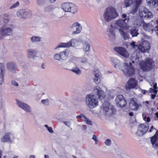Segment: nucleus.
Listing matches in <instances>:
<instances>
[{
  "instance_id": "c03bdc74",
  "label": "nucleus",
  "mask_w": 158,
  "mask_h": 158,
  "mask_svg": "<svg viewBox=\"0 0 158 158\" xmlns=\"http://www.w3.org/2000/svg\"><path fill=\"white\" fill-rule=\"evenodd\" d=\"M111 142L109 139H107L105 142V144L107 146H109L111 144Z\"/></svg>"
},
{
  "instance_id": "13d9d810",
  "label": "nucleus",
  "mask_w": 158,
  "mask_h": 158,
  "mask_svg": "<svg viewBox=\"0 0 158 158\" xmlns=\"http://www.w3.org/2000/svg\"><path fill=\"white\" fill-rule=\"evenodd\" d=\"M155 147L158 149L157 154L158 155V141L155 144Z\"/></svg>"
},
{
  "instance_id": "4c0bfd02",
  "label": "nucleus",
  "mask_w": 158,
  "mask_h": 158,
  "mask_svg": "<svg viewBox=\"0 0 158 158\" xmlns=\"http://www.w3.org/2000/svg\"><path fill=\"white\" fill-rule=\"evenodd\" d=\"M80 118L82 121L85 122L86 120L87 119V118L85 115L83 114H81L77 116L76 118Z\"/></svg>"
},
{
  "instance_id": "412c9836",
  "label": "nucleus",
  "mask_w": 158,
  "mask_h": 158,
  "mask_svg": "<svg viewBox=\"0 0 158 158\" xmlns=\"http://www.w3.org/2000/svg\"><path fill=\"white\" fill-rule=\"evenodd\" d=\"M2 34L4 36L10 35L12 34V30L9 27L2 28Z\"/></svg>"
},
{
  "instance_id": "423d86ee",
  "label": "nucleus",
  "mask_w": 158,
  "mask_h": 158,
  "mask_svg": "<svg viewBox=\"0 0 158 158\" xmlns=\"http://www.w3.org/2000/svg\"><path fill=\"white\" fill-rule=\"evenodd\" d=\"M128 19L127 20V22H126L127 19H119L116 21L114 24V28L124 30L127 27V24L128 21Z\"/></svg>"
},
{
  "instance_id": "9d476101",
  "label": "nucleus",
  "mask_w": 158,
  "mask_h": 158,
  "mask_svg": "<svg viewBox=\"0 0 158 158\" xmlns=\"http://www.w3.org/2000/svg\"><path fill=\"white\" fill-rule=\"evenodd\" d=\"M130 106L132 110H136L141 106V104L138 102L136 98H133L131 99Z\"/></svg>"
},
{
  "instance_id": "37998d69",
  "label": "nucleus",
  "mask_w": 158,
  "mask_h": 158,
  "mask_svg": "<svg viewBox=\"0 0 158 158\" xmlns=\"http://www.w3.org/2000/svg\"><path fill=\"white\" fill-rule=\"evenodd\" d=\"M154 89H152V90H153V93L155 94H156L157 92V90L156 89L157 88V84L156 83H155L153 85V86ZM151 89V88H150Z\"/></svg>"
},
{
  "instance_id": "a18cd8bd",
  "label": "nucleus",
  "mask_w": 158,
  "mask_h": 158,
  "mask_svg": "<svg viewBox=\"0 0 158 158\" xmlns=\"http://www.w3.org/2000/svg\"><path fill=\"white\" fill-rule=\"evenodd\" d=\"M19 3L18 2H17L16 3L14 4L12 6H11L10 7V9H12L13 8H15L17 7L19 5Z\"/></svg>"
},
{
  "instance_id": "f3484780",
  "label": "nucleus",
  "mask_w": 158,
  "mask_h": 158,
  "mask_svg": "<svg viewBox=\"0 0 158 158\" xmlns=\"http://www.w3.org/2000/svg\"><path fill=\"white\" fill-rule=\"evenodd\" d=\"M142 2V0H134L133 2V7L131 10V12L133 14H135L137 12L138 8Z\"/></svg>"
},
{
  "instance_id": "f03ea898",
  "label": "nucleus",
  "mask_w": 158,
  "mask_h": 158,
  "mask_svg": "<svg viewBox=\"0 0 158 158\" xmlns=\"http://www.w3.org/2000/svg\"><path fill=\"white\" fill-rule=\"evenodd\" d=\"M131 45L133 48H135L136 50H139L143 52H145L147 51L150 49V47L149 42L147 41L143 42L140 45H136L135 42L132 41L130 44Z\"/></svg>"
},
{
  "instance_id": "0e129e2a",
  "label": "nucleus",
  "mask_w": 158,
  "mask_h": 158,
  "mask_svg": "<svg viewBox=\"0 0 158 158\" xmlns=\"http://www.w3.org/2000/svg\"><path fill=\"white\" fill-rule=\"evenodd\" d=\"M29 158H35V156L34 155H31L30 156Z\"/></svg>"
},
{
  "instance_id": "8fccbe9b",
  "label": "nucleus",
  "mask_w": 158,
  "mask_h": 158,
  "mask_svg": "<svg viewBox=\"0 0 158 158\" xmlns=\"http://www.w3.org/2000/svg\"><path fill=\"white\" fill-rule=\"evenodd\" d=\"M143 120L147 122H149L150 121V118L149 117H146V116H145L144 117H143Z\"/></svg>"
},
{
  "instance_id": "e433bc0d",
  "label": "nucleus",
  "mask_w": 158,
  "mask_h": 158,
  "mask_svg": "<svg viewBox=\"0 0 158 158\" xmlns=\"http://www.w3.org/2000/svg\"><path fill=\"white\" fill-rule=\"evenodd\" d=\"M71 71L77 74H79L81 73V70L77 67L73 68L71 70Z\"/></svg>"
},
{
  "instance_id": "f704fd0d",
  "label": "nucleus",
  "mask_w": 158,
  "mask_h": 158,
  "mask_svg": "<svg viewBox=\"0 0 158 158\" xmlns=\"http://www.w3.org/2000/svg\"><path fill=\"white\" fill-rule=\"evenodd\" d=\"M145 22L143 19H138L136 20V25L138 27H139L141 26H143V24Z\"/></svg>"
},
{
  "instance_id": "aec40b11",
  "label": "nucleus",
  "mask_w": 158,
  "mask_h": 158,
  "mask_svg": "<svg viewBox=\"0 0 158 158\" xmlns=\"http://www.w3.org/2000/svg\"><path fill=\"white\" fill-rule=\"evenodd\" d=\"M72 27L73 28L76 27V31H73L72 32L73 34H77L80 33L82 29L81 26L79 23L77 22L74 23L73 24Z\"/></svg>"
},
{
  "instance_id": "f8f14e48",
  "label": "nucleus",
  "mask_w": 158,
  "mask_h": 158,
  "mask_svg": "<svg viewBox=\"0 0 158 158\" xmlns=\"http://www.w3.org/2000/svg\"><path fill=\"white\" fill-rule=\"evenodd\" d=\"M9 20V15L3 14L0 16V26L2 27L6 25Z\"/></svg>"
},
{
  "instance_id": "864d4df0",
  "label": "nucleus",
  "mask_w": 158,
  "mask_h": 158,
  "mask_svg": "<svg viewBox=\"0 0 158 158\" xmlns=\"http://www.w3.org/2000/svg\"><path fill=\"white\" fill-rule=\"evenodd\" d=\"M154 129L155 130H156V129L154 127L152 126L151 127V128L149 130V131H148L149 132H151L152 130H153Z\"/></svg>"
},
{
  "instance_id": "de8ad7c7",
  "label": "nucleus",
  "mask_w": 158,
  "mask_h": 158,
  "mask_svg": "<svg viewBox=\"0 0 158 158\" xmlns=\"http://www.w3.org/2000/svg\"><path fill=\"white\" fill-rule=\"evenodd\" d=\"M41 101L45 105H48V101L47 99L42 100Z\"/></svg>"
},
{
  "instance_id": "c85d7f7f",
  "label": "nucleus",
  "mask_w": 158,
  "mask_h": 158,
  "mask_svg": "<svg viewBox=\"0 0 158 158\" xmlns=\"http://www.w3.org/2000/svg\"><path fill=\"white\" fill-rule=\"evenodd\" d=\"M123 30L119 29V31L121 35L125 40L128 39L129 38V35Z\"/></svg>"
},
{
  "instance_id": "4468645a",
  "label": "nucleus",
  "mask_w": 158,
  "mask_h": 158,
  "mask_svg": "<svg viewBox=\"0 0 158 158\" xmlns=\"http://www.w3.org/2000/svg\"><path fill=\"white\" fill-rule=\"evenodd\" d=\"M93 92L98 96V98L99 99H103L105 97L104 92L98 86H96L94 88Z\"/></svg>"
},
{
  "instance_id": "3c124183",
  "label": "nucleus",
  "mask_w": 158,
  "mask_h": 158,
  "mask_svg": "<svg viewBox=\"0 0 158 158\" xmlns=\"http://www.w3.org/2000/svg\"><path fill=\"white\" fill-rule=\"evenodd\" d=\"M48 131L51 133H53V131L52 129V128L51 127H49L48 129Z\"/></svg>"
},
{
  "instance_id": "6e6d98bb",
  "label": "nucleus",
  "mask_w": 158,
  "mask_h": 158,
  "mask_svg": "<svg viewBox=\"0 0 158 158\" xmlns=\"http://www.w3.org/2000/svg\"><path fill=\"white\" fill-rule=\"evenodd\" d=\"M110 32L111 34L112 35H113L114 36H115V34L114 33V31H113V29H110Z\"/></svg>"
},
{
  "instance_id": "39448f33",
  "label": "nucleus",
  "mask_w": 158,
  "mask_h": 158,
  "mask_svg": "<svg viewBox=\"0 0 158 158\" xmlns=\"http://www.w3.org/2000/svg\"><path fill=\"white\" fill-rule=\"evenodd\" d=\"M139 14L142 18L145 19H151L153 16L152 13L145 7L139 10Z\"/></svg>"
},
{
  "instance_id": "680f3d73",
  "label": "nucleus",
  "mask_w": 158,
  "mask_h": 158,
  "mask_svg": "<svg viewBox=\"0 0 158 158\" xmlns=\"http://www.w3.org/2000/svg\"><path fill=\"white\" fill-rule=\"evenodd\" d=\"M129 115L131 116H132L133 115V112H131L129 113Z\"/></svg>"
},
{
  "instance_id": "ddd939ff",
  "label": "nucleus",
  "mask_w": 158,
  "mask_h": 158,
  "mask_svg": "<svg viewBox=\"0 0 158 158\" xmlns=\"http://www.w3.org/2000/svg\"><path fill=\"white\" fill-rule=\"evenodd\" d=\"M103 110L107 113L109 111L110 109L112 111L111 113L112 114H114L116 110L114 108V106H110V102H105L103 104Z\"/></svg>"
},
{
  "instance_id": "a878e982",
  "label": "nucleus",
  "mask_w": 158,
  "mask_h": 158,
  "mask_svg": "<svg viewBox=\"0 0 158 158\" xmlns=\"http://www.w3.org/2000/svg\"><path fill=\"white\" fill-rule=\"evenodd\" d=\"M158 139V130H157L155 134L150 138V141L152 145L155 144Z\"/></svg>"
},
{
  "instance_id": "b1692460",
  "label": "nucleus",
  "mask_w": 158,
  "mask_h": 158,
  "mask_svg": "<svg viewBox=\"0 0 158 158\" xmlns=\"http://www.w3.org/2000/svg\"><path fill=\"white\" fill-rule=\"evenodd\" d=\"M11 135L10 132L6 133L1 138L2 142L4 143L6 142H11L10 136Z\"/></svg>"
},
{
  "instance_id": "774afa93",
  "label": "nucleus",
  "mask_w": 158,
  "mask_h": 158,
  "mask_svg": "<svg viewBox=\"0 0 158 158\" xmlns=\"http://www.w3.org/2000/svg\"><path fill=\"white\" fill-rule=\"evenodd\" d=\"M155 115L157 118H158V112L155 113Z\"/></svg>"
},
{
  "instance_id": "052dcab7",
  "label": "nucleus",
  "mask_w": 158,
  "mask_h": 158,
  "mask_svg": "<svg viewBox=\"0 0 158 158\" xmlns=\"http://www.w3.org/2000/svg\"><path fill=\"white\" fill-rule=\"evenodd\" d=\"M156 97V95L155 94H152L151 95V98L152 99H153L155 98Z\"/></svg>"
},
{
  "instance_id": "5701e85b",
  "label": "nucleus",
  "mask_w": 158,
  "mask_h": 158,
  "mask_svg": "<svg viewBox=\"0 0 158 158\" xmlns=\"http://www.w3.org/2000/svg\"><path fill=\"white\" fill-rule=\"evenodd\" d=\"M147 4L152 7L158 6V0H146Z\"/></svg>"
},
{
  "instance_id": "393cba45",
  "label": "nucleus",
  "mask_w": 158,
  "mask_h": 158,
  "mask_svg": "<svg viewBox=\"0 0 158 158\" xmlns=\"http://www.w3.org/2000/svg\"><path fill=\"white\" fill-rule=\"evenodd\" d=\"M72 3L66 2L62 4L61 6L63 10L65 12H69L70 10V7Z\"/></svg>"
},
{
  "instance_id": "a19ab883",
  "label": "nucleus",
  "mask_w": 158,
  "mask_h": 158,
  "mask_svg": "<svg viewBox=\"0 0 158 158\" xmlns=\"http://www.w3.org/2000/svg\"><path fill=\"white\" fill-rule=\"evenodd\" d=\"M54 59L55 60H61V58L60 56V54H56L54 55Z\"/></svg>"
},
{
  "instance_id": "bf43d9fd",
  "label": "nucleus",
  "mask_w": 158,
  "mask_h": 158,
  "mask_svg": "<svg viewBox=\"0 0 158 158\" xmlns=\"http://www.w3.org/2000/svg\"><path fill=\"white\" fill-rule=\"evenodd\" d=\"M127 17V15L126 14H124L122 15V18L123 19H125L126 17Z\"/></svg>"
},
{
  "instance_id": "6e6552de",
  "label": "nucleus",
  "mask_w": 158,
  "mask_h": 158,
  "mask_svg": "<svg viewBox=\"0 0 158 158\" xmlns=\"http://www.w3.org/2000/svg\"><path fill=\"white\" fill-rule=\"evenodd\" d=\"M152 63L150 59H148L145 61H142L140 63L141 69L144 71L150 70L152 67Z\"/></svg>"
},
{
  "instance_id": "e2e57ef3",
  "label": "nucleus",
  "mask_w": 158,
  "mask_h": 158,
  "mask_svg": "<svg viewBox=\"0 0 158 158\" xmlns=\"http://www.w3.org/2000/svg\"><path fill=\"white\" fill-rule=\"evenodd\" d=\"M40 1H41V0H38V1H37V3H38V5H41V4L40 3Z\"/></svg>"
},
{
  "instance_id": "79ce46f5",
  "label": "nucleus",
  "mask_w": 158,
  "mask_h": 158,
  "mask_svg": "<svg viewBox=\"0 0 158 158\" xmlns=\"http://www.w3.org/2000/svg\"><path fill=\"white\" fill-rule=\"evenodd\" d=\"M148 30H147V31L151 33L152 32L154 29V27L152 26V24H150V27H148Z\"/></svg>"
},
{
  "instance_id": "09e8293b",
  "label": "nucleus",
  "mask_w": 158,
  "mask_h": 158,
  "mask_svg": "<svg viewBox=\"0 0 158 158\" xmlns=\"http://www.w3.org/2000/svg\"><path fill=\"white\" fill-rule=\"evenodd\" d=\"M92 139L94 140L95 144H97L98 143V140L97 139L96 136L95 135H93Z\"/></svg>"
},
{
  "instance_id": "49530a36",
  "label": "nucleus",
  "mask_w": 158,
  "mask_h": 158,
  "mask_svg": "<svg viewBox=\"0 0 158 158\" xmlns=\"http://www.w3.org/2000/svg\"><path fill=\"white\" fill-rule=\"evenodd\" d=\"M85 122L88 125H92V122L88 118H87V119L86 120Z\"/></svg>"
},
{
  "instance_id": "72a5a7b5",
  "label": "nucleus",
  "mask_w": 158,
  "mask_h": 158,
  "mask_svg": "<svg viewBox=\"0 0 158 158\" xmlns=\"http://www.w3.org/2000/svg\"><path fill=\"white\" fill-rule=\"evenodd\" d=\"M83 50L86 52H88L90 50V47L89 44L87 42H85L83 45Z\"/></svg>"
},
{
  "instance_id": "f257e3e1",
  "label": "nucleus",
  "mask_w": 158,
  "mask_h": 158,
  "mask_svg": "<svg viewBox=\"0 0 158 158\" xmlns=\"http://www.w3.org/2000/svg\"><path fill=\"white\" fill-rule=\"evenodd\" d=\"M103 15L105 20L109 22L116 18L118 16V14L115 8L109 7L106 9Z\"/></svg>"
},
{
  "instance_id": "1a4fd4ad",
  "label": "nucleus",
  "mask_w": 158,
  "mask_h": 158,
  "mask_svg": "<svg viewBox=\"0 0 158 158\" xmlns=\"http://www.w3.org/2000/svg\"><path fill=\"white\" fill-rule=\"evenodd\" d=\"M145 124V123L140 124L136 133L138 135L141 136L146 133L149 127L147 126Z\"/></svg>"
},
{
  "instance_id": "4d7b16f0",
  "label": "nucleus",
  "mask_w": 158,
  "mask_h": 158,
  "mask_svg": "<svg viewBox=\"0 0 158 158\" xmlns=\"http://www.w3.org/2000/svg\"><path fill=\"white\" fill-rule=\"evenodd\" d=\"M4 35H2V31H0V40L2 39L3 38V36Z\"/></svg>"
},
{
  "instance_id": "c756f323",
  "label": "nucleus",
  "mask_w": 158,
  "mask_h": 158,
  "mask_svg": "<svg viewBox=\"0 0 158 158\" xmlns=\"http://www.w3.org/2000/svg\"><path fill=\"white\" fill-rule=\"evenodd\" d=\"M28 57L29 58L32 57L33 58H34L37 53V52L36 51L31 49L28 50Z\"/></svg>"
},
{
  "instance_id": "ea45409f",
  "label": "nucleus",
  "mask_w": 158,
  "mask_h": 158,
  "mask_svg": "<svg viewBox=\"0 0 158 158\" xmlns=\"http://www.w3.org/2000/svg\"><path fill=\"white\" fill-rule=\"evenodd\" d=\"M142 27L143 29L147 31L148 27H150V24L149 23H146L144 22V23L143 24Z\"/></svg>"
},
{
  "instance_id": "5fc2aeb1",
  "label": "nucleus",
  "mask_w": 158,
  "mask_h": 158,
  "mask_svg": "<svg viewBox=\"0 0 158 158\" xmlns=\"http://www.w3.org/2000/svg\"><path fill=\"white\" fill-rule=\"evenodd\" d=\"M156 23L157 24V26L155 27L156 28V31H157L158 32V19L156 20Z\"/></svg>"
},
{
  "instance_id": "7ed1b4c3",
  "label": "nucleus",
  "mask_w": 158,
  "mask_h": 158,
  "mask_svg": "<svg viewBox=\"0 0 158 158\" xmlns=\"http://www.w3.org/2000/svg\"><path fill=\"white\" fill-rule=\"evenodd\" d=\"M86 101L87 106L90 108H95L98 104V99L93 94L87 95L86 96Z\"/></svg>"
},
{
  "instance_id": "7c9ffc66",
  "label": "nucleus",
  "mask_w": 158,
  "mask_h": 158,
  "mask_svg": "<svg viewBox=\"0 0 158 158\" xmlns=\"http://www.w3.org/2000/svg\"><path fill=\"white\" fill-rule=\"evenodd\" d=\"M70 10L69 12H70L73 14L75 13L77 10V6L74 4L72 3L71 7H70Z\"/></svg>"
},
{
  "instance_id": "2f4dec72",
  "label": "nucleus",
  "mask_w": 158,
  "mask_h": 158,
  "mask_svg": "<svg viewBox=\"0 0 158 158\" xmlns=\"http://www.w3.org/2000/svg\"><path fill=\"white\" fill-rule=\"evenodd\" d=\"M138 31L135 28H131L130 30V34L132 37L136 36L139 34Z\"/></svg>"
},
{
  "instance_id": "cd10ccee",
  "label": "nucleus",
  "mask_w": 158,
  "mask_h": 158,
  "mask_svg": "<svg viewBox=\"0 0 158 158\" xmlns=\"http://www.w3.org/2000/svg\"><path fill=\"white\" fill-rule=\"evenodd\" d=\"M7 69L10 71L15 70L16 67L15 64L13 62H9L6 64Z\"/></svg>"
},
{
  "instance_id": "a211bd4d",
  "label": "nucleus",
  "mask_w": 158,
  "mask_h": 158,
  "mask_svg": "<svg viewBox=\"0 0 158 158\" xmlns=\"http://www.w3.org/2000/svg\"><path fill=\"white\" fill-rule=\"evenodd\" d=\"M17 101V104L18 106L23 109L26 112H30L31 108L26 103L20 101Z\"/></svg>"
},
{
  "instance_id": "bb28decb",
  "label": "nucleus",
  "mask_w": 158,
  "mask_h": 158,
  "mask_svg": "<svg viewBox=\"0 0 158 158\" xmlns=\"http://www.w3.org/2000/svg\"><path fill=\"white\" fill-rule=\"evenodd\" d=\"M74 40L72 39L66 43H61L58 47L67 48L72 46V42Z\"/></svg>"
},
{
  "instance_id": "c9c22d12",
  "label": "nucleus",
  "mask_w": 158,
  "mask_h": 158,
  "mask_svg": "<svg viewBox=\"0 0 158 158\" xmlns=\"http://www.w3.org/2000/svg\"><path fill=\"white\" fill-rule=\"evenodd\" d=\"M41 38L39 36H32L31 40L33 42H38L40 41Z\"/></svg>"
},
{
  "instance_id": "9b49d317",
  "label": "nucleus",
  "mask_w": 158,
  "mask_h": 158,
  "mask_svg": "<svg viewBox=\"0 0 158 158\" xmlns=\"http://www.w3.org/2000/svg\"><path fill=\"white\" fill-rule=\"evenodd\" d=\"M114 50L125 58H127L129 56V54L127 50L124 47H115L114 48Z\"/></svg>"
},
{
  "instance_id": "69168bd1",
  "label": "nucleus",
  "mask_w": 158,
  "mask_h": 158,
  "mask_svg": "<svg viewBox=\"0 0 158 158\" xmlns=\"http://www.w3.org/2000/svg\"><path fill=\"white\" fill-rule=\"evenodd\" d=\"M56 1V0H50V1L51 3H54Z\"/></svg>"
},
{
  "instance_id": "0eeeda50",
  "label": "nucleus",
  "mask_w": 158,
  "mask_h": 158,
  "mask_svg": "<svg viewBox=\"0 0 158 158\" xmlns=\"http://www.w3.org/2000/svg\"><path fill=\"white\" fill-rule=\"evenodd\" d=\"M115 100L118 106L122 107L127 104V101L122 95H118L116 97Z\"/></svg>"
},
{
  "instance_id": "4be33fe9",
  "label": "nucleus",
  "mask_w": 158,
  "mask_h": 158,
  "mask_svg": "<svg viewBox=\"0 0 158 158\" xmlns=\"http://www.w3.org/2000/svg\"><path fill=\"white\" fill-rule=\"evenodd\" d=\"M69 51V50L66 49L60 52V56L62 60H65L68 57Z\"/></svg>"
},
{
  "instance_id": "473e14b6",
  "label": "nucleus",
  "mask_w": 158,
  "mask_h": 158,
  "mask_svg": "<svg viewBox=\"0 0 158 158\" xmlns=\"http://www.w3.org/2000/svg\"><path fill=\"white\" fill-rule=\"evenodd\" d=\"M27 12H23V10H19L17 12V15L20 18H26L27 17Z\"/></svg>"
},
{
  "instance_id": "338daca9",
  "label": "nucleus",
  "mask_w": 158,
  "mask_h": 158,
  "mask_svg": "<svg viewBox=\"0 0 158 158\" xmlns=\"http://www.w3.org/2000/svg\"><path fill=\"white\" fill-rule=\"evenodd\" d=\"M44 158H49L48 156V155H44Z\"/></svg>"
},
{
  "instance_id": "dca6fc26",
  "label": "nucleus",
  "mask_w": 158,
  "mask_h": 158,
  "mask_svg": "<svg viewBox=\"0 0 158 158\" xmlns=\"http://www.w3.org/2000/svg\"><path fill=\"white\" fill-rule=\"evenodd\" d=\"M128 86H126V89H130L135 88L136 87L137 83V81L133 78L130 79L127 82Z\"/></svg>"
},
{
  "instance_id": "6ab92c4d",
  "label": "nucleus",
  "mask_w": 158,
  "mask_h": 158,
  "mask_svg": "<svg viewBox=\"0 0 158 158\" xmlns=\"http://www.w3.org/2000/svg\"><path fill=\"white\" fill-rule=\"evenodd\" d=\"M93 74L95 76L94 81L96 84L98 85L100 83V78L101 77L99 70H96L94 71L93 72Z\"/></svg>"
},
{
  "instance_id": "2eb2a0df",
  "label": "nucleus",
  "mask_w": 158,
  "mask_h": 158,
  "mask_svg": "<svg viewBox=\"0 0 158 158\" xmlns=\"http://www.w3.org/2000/svg\"><path fill=\"white\" fill-rule=\"evenodd\" d=\"M5 74V67L4 63H0V85L4 82V76Z\"/></svg>"
},
{
  "instance_id": "20e7f679",
  "label": "nucleus",
  "mask_w": 158,
  "mask_h": 158,
  "mask_svg": "<svg viewBox=\"0 0 158 158\" xmlns=\"http://www.w3.org/2000/svg\"><path fill=\"white\" fill-rule=\"evenodd\" d=\"M130 65L127 63H125L122 67V70L124 74L127 77L132 76L135 73V69L132 66V64L130 63Z\"/></svg>"
},
{
  "instance_id": "58836bf2",
  "label": "nucleus",
  "mask_w": 158,
  "mask_h": 158,
  "mask_svg": "<svg viewBox=\"0 0 158 158\" xmlns=\"http://www.w3.org/2000/svg\"><path fill=\"white\" fill-rule=\"evenodd\" d=\"M124 5L127 7L130 6L133 2L132 0H124Z\"/></svg>"
},
{
  "instance_id": "603ef678",
  "label": "nucleus",
  "mask_w": 158,
  "mask_h": 158,
  "mask_svg": "<svg viewBox=\"0 0 158 158\" xmlns=\"http://www.w3.org/2000/svg\"><path fill=\"white\" fill-rule=\"evenodd\" d=\"M12 84L15 86H17L18 85V83L15 81H12L11 82Z\"/></svg>"
}]
</instances>
